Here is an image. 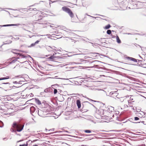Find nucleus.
<instances>
[{"instance_id": "5", "label": "nucleus", "mask_w": 146, "mask_h": 146, "mask_svg": "<svg viewBox=\"0 0 146 146\" xmlns=\"http://www.w3.org/2000/svg\"><path fill=\"white\" fill-rule=\"evenodd\" d=\"M125 58L128 60H129L131 61H133L135 62H137V60L139 62L140 61H141L139 60H137L134 58L129 56Z\"/></svg>"}, {"instance_id": "10", "label": "nucleus", "mask_w": 146, "mask_h": 146, "mask_svg": "<svg viewBox=\"0 0 146 146\" xmlns=\"http://www.w3.org/2000/svg\"><path fill=\"white\" fill-rule=\"evenodd\" d=\"M76 104L78 109L80 108L81 107V102L79 100H76Z\"/></svg>"}, {"instance_id": "40", "label": "nucleus", "mask_w": 146, "mask_h": 146, "mask_svg": "<svg viewBox=\"0 0 146 146\" xmlns=\"http://www.w3.org/2000/svg\"><path fill=\"white\" fill-rule=\"evenodd\" d=\"M139 119V118L137 117H134V120L135 121L138 120Z\"/></svg>"}, {"instance_id": "52", "label": "nucleus", "mask_w": 146, "mask_h": 146, "mask_svg": "<svg viewBox=\"0 0 146 146\" xmlns=\"http://www.w3.org/2000/svg\"><path fill=\"white\" fill-rule=\"evenodd\" d=\"M7 62H5V63H3V64H0V65H6L7 64Z\"/></svg>"}, {"instance_id": "12", "label": "nucleus", "mask_w": 146, "mask_h": 146, "mask_svg": "<svg viewBox=\"0 0 146 146\" xmlns=\"http://www.w3.org/2000/svg\"><path fill=\"white\" fill-rule=\"evenodd\" d=\"M35 102L38 105H40L41 104V102L37 98H35Z\"/></svg>"}, {"instance_id": "50", "label": "nucleus", "mask_w": 146, "mask_h": 146, "mask_svg": "<svg viewBox=\"0 0 146 146\" xmlns=\"http://www.w3.org/2000/svg\"><path fill=\"white\" fill-rule=\"evenodd\" d=\"M9 105H10V107H13L14 106V105L12 104H10Z\"/></svg>"}, {"instance_id": "13", "label": "nucleus", "mask_w": 146, "mask_h": 146, "mask_svg": "<svg viewBox=\"0 0 146 146\" xmlns=\"http://www.w3.org/2000/svg\"><path fill=\"white\" fill-rule=\"evenodd\" d=\"M42 19L40 18L38 20H36L37 21V23L40 24H44V22H43V21H40V20Z\"/></svg>"}, {"instance_id": "34", "label": "nucleus", "mask_w": 146, "mask_h": 146, "mask_svg": "<svg viewBox=\"0 0 146 146\" xmlns=\"http://www.w3.org/2000/svg\"><path fill=\"white\" fill-rule=\"evenodd\" d=\"M115 113L113 114H111L110 115H108V117H111L112 116V117H114ZM108 117V116H107Z\"/></svg>"}, {"instance_id": "47", "label": "nucleus", "mask_w": 146, "mask_h": 146, "mask_svg": "<svg viewBox=\"0 0 146 146\" xmlns=\"http://www.w3.org/2000/svg\"><path fill=\"white\" fill-rule=\"evenodd\" d=\"M137 64L139 66H141V67L142 66V64L141 62H140V63H138Z\"/></svg>"}, {"instance_id": "14", "label": "nucleus", "mask_w": 146, "mask_h": 146, "mask_svg": "<svg viewBox=\"0 0 146 146\" xmlns=\"http://www.w3.org/2000/svg\"><path fill=\"white\" fill-rule=\"evenodd\" d=\"M116 38L117 42L118 44L121 43V41L119 36L117 35H116Z\"/></svg>"}, {"instance_id": "60", "label": "nucleus", "mask_w": 146, "mask_h": 146, "mask_svg": "<svg viewBox=\"0 0 146 146\" xmlns=\"http://www.w3.org/2000/svg\"><path fill=\"white\" fill-rule=\"evenodd\" d=\"M32 10L34 11H36L37 10V9L36 8H34Z\"/></svg>"}, {"instance_id": "22", "label": "nucleus", "mask_w": 146, "mask_h": 146, "mask_svg": "<svg viewBox=\"0 0 146 146\" xmlns=\"http://www.w3.org/2000/svg\"><path fill=\"white\" fill-rule=\"evenodd\" d=\"M105 70L106 71H108L109 72H114L115 73H116V72H118V71H117L113 70H112L110 69H107V68H106Z\"/></svg>"}, {"instance_id": "37", "label": "nucleus", "mask_w": 146, "mask_h": 146, "mask_svg": "<svg viewBox=\"0 0 146 146\" xmlns=\"http://www.w3.org/2000/svg\"><path fill=\"white\" fill-rule=\"evenodd\" d=\"M46 49L48 51H51L52 50L50 48V46H48L46 48Z\"/></svg>"}, {"instance_id": "2", "label": "nucleus", "mask_w": 146, "mask_h": 146, "mask_svg": "<svg viewBox=\"0 0 146 146\" xmlns=\"http://www.w3.org/2000/svg\"><path fill=\"white\" fill-rule=\"evenodd\" d=\"M1 85L3 87H0V92L3 90L7 91L11 89V84L9 82L3 83Z\"/></svg>"}, {"instance_id": "44", "label": "nucleus", "mask_w": 146, "mask_h": 146, "mask_svg": "<svg viewBox=\"0 0 146 146\" xmlns=\"http://www.w3.org/2000/svg\"><path fill=\"white\" fill-rule=\"evenodd\" d=\"M34 5H32L31 6H29V7H28L27 8H26V9H27V10H29L31 9V8L29 7L33 6Z\"/></svg>"}, {"instance_id": "24", "label": "nucleus", "mask_w": 146, "mask_h": 146, "mask_svg": "<svg viewBox=\"0 0 146 146\" xmlns=\"http://www.w3.org/2000/svg\"><path fill=\"white\" fill-rule=\"evenodd\" d=\"M4 126V124L3 122L0 120V127H3Z\"/></svg>"}, {"instance_id": "25", "label": "nucleus", "mask_w": 146, "mask_h": 146, "mask_svg": "<svg viewBox=\"0 0 146 146\" xmlns=\"http://www.w3.org/2000/svg\"><path fill=\"white\" fill-rule=\"evenodd\" d=\"M107 33L109 35H110L111 33V31L110 30H108L107 31Z\"/></svg>"}, {"instance_id": "16", "label": "nucleus", "mask_w": 146, "mask_h": 146, "mask_svg": "<svg viewBox=\"0 0 146 146\" xmlns=\"http://www.w3.org/2000/svg\"><path fill=\"white\" fill-rule=\"evenodd\" d=\"M79 61L81 62H84L83 63H86L89 62V61L88 60H84L83 59H79Z\"/></svg>"}, {"instance_id": "55", "label": "nucleus", "mask_w": 146, "mask_h": 146, "mask_svg": "<svg viewBox=\"0 0 146 146\" xmlns=\"http://www.w3.org/2000/svg\"><path fill=\"white\" fill-rule=\"evenodd\" d=\"M65 33H66V34H69V33H70V32L68 31H64Z\"/></svg>"}, {"instance_id": "64", "label": "nucleus", "mask_w": 146, "mask_h": 146, "mask_svg": "<svg viewBox=\"0 0 146 146\" xmlns=\"http://www.w3.org/2000/svg\"><path fill=\"white\" fill-rule=\"evenodd\" d=\"M54 129H51L49 130V131H53L54 130Z\"/></svg>"}, {"instance_id": "32", "label": "nucleus", "mask_w": 146, "mask_h": 146, "mask_svg": "<svg viewBox=\"0 0 146 146\" xmlns=\"http://www.w3.org/2000/svg\"><path fill=\"white\" fill-rule=\"evenodd\" d=\"M94 67L95 68H98L99 69L100 68V67H99L98 66V65H94ZM93 67H89L88 68H92Z\"/></svg>"}, {"instance_id": "42", "label": "nucleus", "mask_w": 146, "mask_h": 146, "mask_svg": "<svg viewBox=\"0 0 146 146\" xmlns=\"http://www.w3.org/2000/svg\"><path fill=\"white\" fill-rule=\"evenodd\" d=\"M89 16L92 17V18H95V19H97V18H101L100 17H93V16Z\"/></svg>"}, {"instance_id": "39", "label": "nucleus", "mask_w": 146, "mask_h": 146, "mask_svg": "<svg viewBox=\"0 0 146 146\" xmlns=\"http://www.w3.org/2000/svg\"><path fill=\"white\" fill-rule=\"evenodd\" d=\"M101 16H102L103 18H101L100 19H104V20H106V16H103V15H101Z\"/></svg>"}, {"instance_id": "29", "label": "nucleus", "mask_w": 146, "mask_h": 146, "mask_svg": "<svg viewBox=\"0 0 146 146\" xmlns=\"http://www.w3.org/2000/svg\"><path fill=\"white\" fill-rule=\"evenodd\" d=\"M50 36V34H47L46 35H37V36Z\"/></svg>"}, {"instance_id": "6", "label": "nucleus", "mask_w": 146, "mask_h": 146, "mask_svg": "<svg viewBox=\"0 0 146 146\" xmlns=\"http://www.w3.org/2000/svg\"><path fill=\"white\" fill-rule=\"evenodd\" d=\"M20 25L19 24H7L4 25H0V27H9V26H18Z\"/></svg>"}, {"instance_id": "23", "label": "nucleus", "mask_w": 146, "mask_h": 146, "mask_svg": "<svg viewBox=\"0 0 146 146\" xmlns=\"http://www.w3.org/2000/svg\"><path fill=\"white\" fill-rule=\"evenodd\" d=\"M17 61V59H15L12 60L11 62H9V64H11L13 63H15L16 61Z\"/></svg>"}, {"instance_id": "21", "label": "nucleus", "mask_w": 146, "mask_h": 146, "mask_svg": "<svg viewBox=\"0 0 146 146\" xmlns=\"http://www.w3.org/2000/svg\"><path fill=\"white\" fill-rule=\"evenodd\" d=\"M83 131L84 132L87 133H90L92 132L91 130L88 129L84 130Z\"/></svg>"}, {"instance_id": "30", "label": "nucleus", "mask_w": 146, "mask_h": 146, "mask_svg": "<svg viewBox=\"0 0 146 146\" xmlns=\"http://www.w3.org/2000/svg\"><path fill=\"white\" fill-rule=\"evenodd\" d=\"M140 122H141V123H143L144 125H145L146 124V123H145V122L144 121H140L138 122H133V123H140Z\"/></svg>"}, {"instance_id": "26", "label": "nucleus", "mask_w": 146, "mask_h": 146, "mask_svg": "<svg viewBox=\"0 0 146 146\" xmlns=\"http://www.w3.org/2000/svg\"><path fill=\"white\" fill-rule=\"evenodd\" d=\"M52 88L54 90V94H56L58 92L56 88Z\"/></svg>"}, {"instance_id": "35", "label": "nucleus", "mask_w": 146, "mask_h": 146, "mask_svg": "<svg viewBox=\"0 0 146 146\" xmlns=\"http://www.w3.org/2000/svg\"><path fill=\"white\" fill-rule=\"evenodd\" d=\"M88 100L90 101H93V102H97V101H96V100H92V99H91L89 98H87Z\"/></svg>"}, {"instance_id": "1", "label": "nucleus", "mask_w": 146, "mask_h": 146, "mask_svg": "<svg viewBox=\"0 0 146 146\" xmlns=\"http://www.w3.org/2000/svg\"><path fill=\"white\" fill-rule=\"evenodd\" d=\"M24 125L20 124H17L15 121L14 122L12 125L13 128L11 129V131L15 133L16 131L21 132L23 129Z\"/></svg>"}, {"instance_id": "45", "label": "nucleus", "mask_w": 146, "mask_h": 146, "mask_svg": "<svg viewBox=\"0 0 146 146\" xmlns=\"http://www.w3.org/2000/svg\"><path fill=\"white\" fill-rule=\"evenodd\" d=\"M40 40H36L35 42V44H38L39 42H40Z\"/></svg>"}, {"instance_id": "27", "label": "nucleus", "mask_w": 146, "mask_h": 146, "mask_svg": "<svg viewBox=\"0 0 146 146\" xmlns=\"http://www.w3.org/2000/svg\"><path fill=\"white\" fill-rule=\"evenodd\" d=\"M4 106L3 105H0V110H1L3 111L4 110Z\"/></svg>"}, {"instance_id": "15", "label": "nucleus", "mask_w": 146, "mask_h": 146, "mask_svg": "<svg viewBox=\"0 0 146 146\" xmlns=\"http://www.w3.org/2000/svg\"><path fill=\"white\" fill-rule=\"evenodd\" d=\"M54 54H53V55H51L49 58H48V59H50L51 61H55V59H54Z\"/></svg>"}, {"instance_id": "36", "label": "nucleus", "mask_w": 146, "mask_h": 146, "mask_svg": "<svg viewBox=\"0 0 146 146\" xmlns=\"http://www.w3.org/2000/svg\"><path fill=\"white\" fill-rule=\"evenodd\" d=\"M11 88H19L20 87V86H15L13 85L12 84H11Z\"/></svg>"}, {"instance_id": "41", "label": "nucleus", "mask_w": 146, "mask_h": 146, "mask_svg": "<svg viewBox=\"0 0 146 146\" xmlns=\"http://www.w3.org/2000/svg\"><path fill=\"white\" fill-rule=\"evenodd\" d=\"M141 67L144 68H146V64H143L142 66H141Z\"/></svg>"}, {"instance_id": "57", "label": "nucleus", "mask_w": 146, "mask_h": 146, "mask_svg": "<svg viewBox=\"0 0 146 146\" xmlns=\"http://www.w3.org/2000/svg\"><path fill=\"white\" fill-rule=\"evenodd\" d=\"M25 9H26V8H22L21 9V10H22V11H25Z\"/></svg>"}, {"instance_id": "63", "label": "nucleus", "mask_w": 146, "mask_h": 146, "mask_svg": "<svg viewBox=\"0 0 146 146\" xmlns=\"http://www.w3.org/2000/svg\"><path fill=\"white\" fill-rule=\"evenodd\" d=\"M137 109L136 108V112L140 111H141L140 109H138V110H137Z\"/></svg>"}, {"instance_id": "9", "label": "nucleus", "mask_w": 146, "mask_h": 146, "mask_svg": "<svg viewBox=\"0 0 146 146\" xmlns=\"http://www.w3.org/2000/svg\"><path fill=\"white\" fill-rule=\"evenodd\" d=\"M36 109L35 108V107H34L33 106H31L30 108V112L31 113V114L33 116V115L32 114V113H34L35 110Z\"/></svg>"}, {"instance_id": "58", "label": "nucleus", "mask_w": 146, "mask_h": 146, "mask_svg": "<svg viewBox=\"0 0 146 146\" xmlns=\"http://www.w3.org/2000/svg\"><path fill=\"white\" fill-rule=\"evenodd\" d=\"M30 96L33 97V94L32 93L30 94Z\"/></svg>"}, {"instance_id": "38", "label": "nucleus", "mask_w": 146, "mask_h": 146, "mask_svg": "<svg viewBox=\"0 0 146 146\" xmlns=\"http://www.w3.org/2000/svg\"><path fill=\"white\" fill-rule=\"evenodd\" d=\"M19 146H28V144L27 143L26 144H24L22 145H20Z\"/></svg>"}, {"instance_id": "4", "label": "nucleus", "mask_w": 146, "mask_h": 146, "mask_svg": "<svg viewBox=\"0 0 146 146\" xmlns=\"http://www.w3.org/2000/svg\"><path fill=\"white\" fill-rule=\"evenodd\" d=\"M62 9L63 11L67 13L71 19L73 18L74 16V14L69 8L64 6L62 7Z\"/></svg>"}, {"instance_id": "46", "label": "nucleus", "mask_w": 146, "mask_h": 146, "mask_svg": "<svg viewBox=\"0 0 146 146\" xmlns=\"http://www.w3.org/2000/svg\"><path fill=\"white\" fill-rule=\"evenodd\" d=\"M58 92L59 94H60V93H61L62 92V90H60V89H58Z\"/></svg>"}, {"instance_id": "51", "label": "nucleus", "mask_w": 146, "mask_h": 146, "mask_svg": "<svg viewBox=\"0 0 146 146\" xmlns=\"http://www.w3.org/2000/svg\"><path fill=\"white\" fill-rule=\"evenodd\" d=\"M13 83L14 84H18V82L17 81H15L13 82Z\"/></svg>"}, {"instance_id": "31", "label": "nucleus", "mask_w": 146, "mask_h": 146, "mask_svg": "<svg viewBox=\"0 0 146 146\" xmlns=\"http://www.w3.org/2000/svg\"><path fill=\"white\" fill-rule=\"evenodd\" d=\"M54 59L55 58H57L58 59H62V57H61L59 56H54Z\"/></svg>"}, {"instance_id": "8", "label": "nucleus", "mask_w": 146, "mask_h": 146, "mask_svg": "<svg viewBox=\"0 0 146 146\" xmlns=\"http://www.w3.org/2000/svg\"><path fill=\"white\" fill-rule=\"evenodd\" d=\"M11 52L17 55V56L19 55V56L23 58H25L26 57V56L23 54H22L17 52H14L12 51Z\"/></svg>"}, {"instance_id": "62", "label": "nucleus", "mask_w": 146, "mask_h": 146, "mask_svg": "<svg viewBox=\"0 0 146 146\" xmlns=\"http://www.w3.org/2000/svg\"><path fill=\"white\" fill-rule=\"evenodd\" d=\"M44 92H40V95H43V94H44Z\"/></svg>"}, {"instance_id": "53", "label": "nucleus", "mask_w": 146, "mask_h": 146, "mask_svg": "<svg viewBox=\"0 0 146 146\" xmlns=\"http://www.w3.org/2000/svg\"><path fill=\"white\" fill-rule=\"evenodd\" d=\"M111 38H115V36L114 35H111Z\"/></svg>"}, {"instance_id": "7", "label": "nucleus", "mask_w": 146, "mask_h": 146, "mask_svg": "<svg viewBox=\"0 0 146 146\" xmlns=\"http://www.w3.org/2000/svg\"><path fill=\"white\" fill-rule=\"evenodd\" d=\"M118 93H117L114 92H111L110 93L109 95L112 97L114 98L116 96L118 95Z\"/></svg>"}, {"instance_id": "17", "label": "nucleus", "mask_w": 146, "mask_h": 146, "mask_svg": "<svg viewBox=\"0 0 146 146\" xmlns=\"http://www.w3.org/2000/svg\"><path fill=\"white\" fill-rule=\"evenodd\" d=\"M119 113V111H117L115 113V114H116V119L119 121H121V120L120 118H119L117 116V114H118Z\"/></svg>"}, {"instance_id": "59", "label": "nucleus", "mask_w": 146, "mask_h": 146, "mask_svg": "<svg viewBox=\"0 0 146 146\" xmlns=\"http://www.w3.org/2000/svg\"><path fill=\"white\" fill-rule=\"evenodd\" d=\"M86 102L89 104H90L92 105H93L94 106H93L92 104H91L89 102Z\"/></svg>"}, {"instance_id": "11", "label": "nucleus", "mask_w": 146, "mask_h": 146, "mask_svg": "<svg viewBox=\"0 0 146 146\" xmlns=\"http://www.w3.org/2000/svg\"><path fill=\"white\" fill-rule=\"evenodd\" d=\"M52 90V88H47L45 89L44 90V91L45 92H50L51 90Z\"/></svg>"}, {"instance_id": "56", "label": "nucleus", "mask_w": 146, "mask_h": 146, "mask_svg": "<svg viewBox=\"0 0 146 146\" xmlns=\"http://www.w3.org/2000/svg\"><path fill=\"white\" fill-rule=\"evenodd\" d=\"M18 84H22V82L21 81H20L19 82H18Z\"/></svg>"}, {"instance_id": "3", "label": "nucleus", "mask_w": 146, "mask_h": 146, "mask_svg": "<svg viewBox=\"0 0 146 146\" xmlns=\"http://www.w3.org/2000/svg\"><path fill=\"white\" fill-rule=\"evenodd\" d=\"M114 110V108L113 107L110 106L108 107V109L106 111V110H103L102 109L100 110V111L101 112V114H102L104 116H107L105 114L104 111L105 112H108L109 114H108L107 115H110L111 114H113L115 113V112L113 111Z\"/></svg>"}, {"instance_id": "48", "label": "nucleus", "mask_w": 146, "mask_h": 146, "mask_svg": "<svg viewBox=\"0 0 146 146\" xmlns=\"http://www.w3.org/2000/svg\"><path fill=\"white\" fill-rule=\"evenodd\" d=\"M17 131H16V132H15V134H16V135H19V136H21V134L17 133Z\"/></svg>"}, {"instance_id": "33", "label": "nucleus", "mask_w": 146, "mask_h": 146, "mask_svg": "<svg viewBox=\"0 0 146 146\" xmlns=\"http://www.w3.org/2000/svg\"><path fill=\"white\" fill-rule=\"evenodd\" d=\"M36 44H35V43H32L31 44L30 46H28V47H33V46H34Z\"/></svg>"}, {"instance_id": "54", "label": "nucleus", "mask_w": 146, "mask_h": 146, "mask_svg": "<svg viewBox=\"0 0 146 146\" xmlns=\"http://www.w3.org/2000/svg\"><path fill=\"white\" fill-rule=\"evenodd\" d=\"M13 50L17 52V51H20V50H17V49H13Z\"/></svg>"}, {"instance_id": "49", "label": "nucleus", "mask_w": 146, "mask_h": 146, "mask_svg": "<svg viewBox=\"0 0 146 146\" xmlns=\"http://www.w3.org/2000/svg\"><path fill=\"white\" fill-rule=\"evenodd\" d=\"M134 45H135V46H139L140 48H141V46L140 45H139V44H136V43H135V44H134Z\"/></svg>"}, {"instance_id": "18", "label": "nucleus", "mask_w": 146, "mask_h": 146, "mask_svg": "<svg viewBox=\"0 0 146 146\" xmlns=\"http://www.w3.org/2000/svg\"><path fill=\"white\" fill-rule=\"evenodd\" d=\"M10 78L9 76H7L6 77L0 78V80L9 79Z\"/></svg>"}, {"instance_id": "28", "label": "nucleus", "mask_w": 146, "mask_h": 146, "mask_svg": "<svg viewBox=\"0 0 146 146\" xmlns=\"http://www.w3.org/2000/svg\"><path fill=\"white\" fill-rule=\"evenodd\" d=\"M10 42H7L5 43V42H3V44H2L1 46V47L3 44H9L10 43H11L12 42V41H9Z\"/></svg>"}, {"instance_id": "43", "label": "nucleus", "mask_w": 146, "mask_h": 146, "mask_svg": "<svg viewBox=\"0 0 146 146\" xmlns=\"http://www.w3.org/2000/svg\"><path fill=\"white\" fill-rule=\"evenodd\" d=\"M25 79L24 78H22L21 81L22 82H25Z\"/></svg>"}, {"instance_id": "20", "label": "nucleus", "mask_w": 146, "mask_h": 146, "mask_svg": "<svg viewBox=\"0 0 146 146\" xmlns=\"http://www.w3.org/2000/svg\"><path fill=\"white\" fill-rule=\"evenodd\" d=\"M111 27V25L110 24H108L106 25L104 28L106 29H108Z\"/></svg>"}, {"instance_id": "61", "label": "nucleus", "mask_w": 146, "mask_h": 146, "mask_svg": "<svg viewBox=\"0 0 146 146\" xmlns=\"http://www.w3.org/2000/svg\"><path fill=\"white\" fill-rule=\"evenodd\" d=\"M56 132H52V133H48V135H50V134H52L54 133H56Z\"/></svg>"}, {"instance_id": "19", "label": "nucleus", "mask_w": 146, "mask_h": 146, "mask_svg": "<svg viewBox=\"0 0 146 146\" xmlns=\"http://www.w3.org/2000/svg\"><path fill=\"white\" fill-rule=\"evenodd\" d=\"M90 63H94L95 64H98V62H101L99 61L98 60H94L92 61H90L89 62Z\"/></svg>"}]
</instances>
